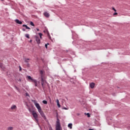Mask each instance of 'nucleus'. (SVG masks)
<instances>
[{
    "mask_svg": "<svg viewBox=\"0 0 130 130\" xmlns=\"http://www.w3.org/2000/svg\"><path fill=\"white\" fill-rule=\"evenodd\" d=\"M32 101L34 103L36 108H37L38 112H39V111H41L42 109H41V107H40V105L37 103V101L36 100H32Z\"/></svg>",
    "mask_w": 130,
    "mask_h": 130,
    "instance_id": "f257e3e1",
    "label": "nucleus"
},
{
    "mask_svg": "<svg viewBox=\"0 0 130 130\" xmlns=\"http://www.w3.org/2000/svg\"><path fill=\"white\" fill-rule=\"evenodd\" d=\"M40 74L41 82H46V81H45L44 80V76H45V74L44 73V71H42V70H41L40 71Z\"/></svg>",
    "mask_w": 130,
    "mask_h": 130,
    "instance_id": "f03ea898",
    "label": "nucleus"
},
{
    "mask_svg": "<svg viewBox=\"0 0 130 130\" xmlns=\"http://www.w3.org/2000/svg\"><path fill=\"white\" fill-rule=\"evenodd\" d=\"M27 79L28 80H30L31 82L34 83L35 87H38V84L37 83V80L32 78V77H31V76H27Z\"/></svg>",
    "mask_w": 130,
    "mask_h": 130,
    "instance_id": "7ed1b4c3",
    "label": "nucleus"
},
{
    "mask_svg": "<svg viewBox=\"0 0 130 130\" xmlns=\"http://www.w3.org/2000/svg\"><path fill=\"white\" fill-rule=\"evenodd\" d=\"M32 115L33 116L34 118H35L36 121L37 122H38L39 120L38 119V114H37V113H36V112H35V111H32Z\"/></svg>",
    "mask_w": 130,
    "mask_h": 130,
    "instance_id": "20e7f679",
    "label": "nucleus"
},
{
    "mask_svg": "<svg viewBox=\"0 0 130 130\" xmlns=\"http://www.w3.org/2000/svg\"><path fill=\"white\" fill-rule=\"evenodd\" d=\"M56 130H61V126H60V123L58 119H57L56 123Z\"/></svg>",
    "mask_w": 130,
    "mask_h": 130,
    "instance_id": "39448f33",
    "label": "nucleus"
},
{
    "mask_svg": "<svg viewBox=\"0 0 130 130\" xmlns=\"http://www.w3.org/2000/svg\"><path fill=\"white\" fill-rule=\"evenodd\" d=\"M16 110H17V106H16L15 105H13L10 109V111H16Z\"/></svg>",
    "mask_w": 130,
    "mask_h": 130,
    "instance_id": "423d86ee",
    "label": "nucleus"
},
{
    "mask_svg": "<svg viewBox=\"0 0 130 130\" xmlns=\"http://www.w3.org/2000/svg\"><path fill=\"white\" fill-rule=\"evenodd\" d=\"M39 112L40 114L41 115L42 117H43V118L45 119V120H46V117L45 116L44 113H43V111H42V110H41V111H40Z\"/></svg>",
    "mask_w": 130,
    "mask_h": 130,
    "instance_id": "0eeeda50",
    "label": "nucleus"
},
{
    "mask_svg": "<svg viewBox=\"0 0 130 130\" xmlns=\"http://www.w3.org/2000/svg\"><path fill=\"white\" fill-rule=\"evenodd\" d=\"M35 38L36 41V42H37V43H38V44H40L41 41H40V39H39V37H37V36H35Z\"/></svg>",
    "mask_w": 130,
    "mask_h": 130,
    "instance_id": "6e6552de",
    "label": "nucleus"
},
{
    "mask_svg": "<svg viewBox=\"0 0 130 130\" xmlns=\"http://www.w3.org/2000/svg\"><path fill=\"white\" fill-rule=\"evenodd\" d=\"M46 82H41L42 87L43 89H45V83Z\"/></svg>",
    "mask_w": 130,
    "mask_h": 130,
    "instance_id": "1a4fd4ad",
    "label": "nucleus"
},
{
    "mask_svg": "<svg viewBox=\"0 0 130 130\" xmlns=\"http://www.w3.org/2000/svg\"><path fill=\"white\" fill-rule=\"evenodd\" d=\"M44 15L45 16V17H46V18H49V13H48V12H44Z\"/></svg>",
    "mask_w": 130,
    "mask_h": 130,
    "instance_id": "9d476101",
    "label": "nucleus"
},
{
    "mask_svg": "<svg viewBox=\"0 0 130 130\" xmlns=\"http://www.w3.org/2000/svg\"><path fill=\"white\" fill-rule=\"evenodd\" d=\"M15 22L17 23V24H19L20 25H22V21L19 20V19H16Z\"/></svg>",
    "mask_w": 130,
    "mask_h": 130,
    "instance_id": "9b49d317",
    "label": "nucleus"
},
{
    "mask_svg": "<svg viewBox=\"0 0 130 130\" xmlns=\"http://www.w3.org/2000/svg\"><path fill=\"white\" fill-rule=\"evenodd\" d=\"M90 87L91 89H93L95 87V83L92 82L90 84Z\"/></svg>",
    "mask_w": 130,
    "mask_h": 130,
    "instance_id": "f8f14e48",
    "label": "nucleus"
},
{
    "mask_svg": "<svg viewBox=\"0 0 130 130\" xmlns=\"http://www.w3.org/2000/svg\"><path fill=\"white\" fill-rule=\"evenodd\" d=\"M0 68L3 70V71H5V66H4V64H3V63L0 62Z\"/></svg>",
    "mask_w": 130,
    "mask_h": 130,
    "instance_id": "ddd939ff",
    "label": "nucleus"
},
{
    "mask_svg": "<svg viewBox=\"0 0 130 130\" xmlns=\"http://www.w3.org/2000/svg\"><path fill=\"white\" fill-rule=\"evenodd\" d=\"M68 127H69V128H70V129H72L73 128V124L69 123L68 124Z\"/></svg>",
    "mask_w": 130,
    "mask_h": 130,
    "instance_id": "4468645a",
    "label": "nucleus"
},
{
    "mask_svg": "<svg viewBox=\"0 0 130 130\" xmlns=\"http://www.w3.org/2000/svg\"><path fill=\"white\" fill-rule=\"evenodd\" d=\"M56 103H57V105L58 107H60V104H59V101H58V99L56 100Z\"/></svg>",
    "mask_w": 130,
    "mask_h": 130,
    "instance_id": "2eb2a0df",
    "label": "nucleus"
},
{
    "mask_svg": "<svg viewBox=\"0 0 130 130\" xmlns=\"http://www.w3.org/2000/svg\"><path fill=\"white\" fill-rule=\"evenodd\" d=\"M22 27H25V29H28L29 30H30V29H31L30 27H28V26H27V25H25V24H23L22 25Z\"/></svg>",
    "mask_w": 130,
    "mask_h": 130,
    "instance_id": "dca6fc26",
    "label": "nucleus"
},
{
    "mask_svg": "<svg viewBox=\"0 0 130 130\" xmlns=\"http://www.w3.org/2000/svg\"><path fill=\"white\" fill-rule=\"evenodd\" d=\"M14 129V127L9 126L7 128V130H13Z\"/></svg>",
    "mask_w": 130,
    "mask_h": 130,
    "instance_id": "f3484780",
    "label": "nucleus"
},
{
    "mask_svg": "<svg viewBox=\"0 0 130 130\" xmlns=\"http://www.w3.org/2000/svg\"><path fill=\"white\" fill-rule=\"evenodd\" d=\"M39 35L40 36V39H42V35H43L41 32H39Z\"/></svg>",
    "mask_w": 130,
    "mask_h": 130,
    "instance_id": "a211bd4d",
    "label": "nucleus"
},
{
    "mask_svg": "<svg viewBox=\"0 0 130 130\" xmlns=\"http://www.w3.org/2000/svg\"><path fill=\"white\" fill-rule=\"evenodd\" d=\"M25 37H26V38H28V39L30 38V35L29 34H25Z\"/></svg>",
    "mask_w": 130,
    "mask_h": 130,
    "instance_id": "6ab92c4d",
    "label": "nucleus"
},
{
    "mask_svg": "<svg viewBox=\"0 0 130 130\" xmlns=\"http://www.w3.org/2000/svg\"><path fill=\"white\" fill-rule=\"evenodd\" d=\"M29 60H30V59H29V58H27V59H25V60H24V61H25V62H29Z\"/></svg>",
    "mask_w": 130,
    "mask_h": 130,
    "instance_id": "aec40b11",
    "label": "nucleus"
},
{
    "mask_svg": "<svg viewBox=\"0 0 130 130\" xmlns=\"http://www.w3.org/2000/svg\"><path fill=\"white\" fill-rule=\"evenodd\" d=\"M43 103L44 104H47V101L44 100V101H43Z\"/></svg>",
    "mask_w": 130,
    "mask_h": 130,
    "instance_id": "412c9836",
    "label": "nucleus"
},
{
    "mask_svg": "<svg viewBox=\"0 0 130 130\" xmlns=\"http://www.w3.org/2000/svg\"><path fill=\"white\" fill-rule=\"evenodd\" d=\"M30 25H31V26H35V25H34V23H33V22H30Z\"/></svg>",
    "mask_w": 130,
    "mask_h": 130,
    "instance_id": "4be33fe9",
    "label": "nucleus"
},
{
    "mask_svg": "<svg viewBox=\"0 0 130 130\" xmlns=\"http://www.w3.org/2000/svg\"><path fill=\"white\" fill-rule=\"evenodd\" d=\"M15 88L17 90V91H20V89H19V88H18V87L15 86Z\"/></svg>",
    "mask_w": 130,
    "mask_h": 130,
    "instance_id": "5701e85b",
    "label": "nucleus"
},
{
    "mask_svg": "<svg viewBox=\"0 0 130 130\" xmlns=\"http://www.w3.org/2000/svg\"><path fill=\"white\" fill-rule=\"evenodd\" d=\"M117 13H116V12H115L113 14V16H116L117 15Z\"/></svg>",
    "mask_w": 130,
    "mask_h": 130,
    "instance_id": "b1692460",
    "label": "nucleus"
},
{
    "mask_svg": "<svg viewBox=\"0 0 130 130\" xmlns=\"http://www.w3.org/2000/svg\"><path fill=\"white\" fill-rule=\"evenodd\" d=\"M47 45H49V44L48 43L47 44H45V47H46V49H47Z\"/></svg>",
    "mask_w": 130,
    "mask_h": 130,
    "instance_id": "393cba45",
    "label": "nucleus"
},
{
    "mask_svg": "<svg viewBox=\"0 0 130 130\" xmlns=\"http://www.w3.org/2000/svg\"><path fill=\"white\" fill-rule=\"evenodd\" d=\"M49 130H52V127H51V126H49Z\"/></svg>",
    "mask_w": 130,
    "mask_h": 130,
    "instance_id": "a878e982",
    "label": "nucleus"
},
{
    "mask_svg": "<svg viewBox=\"0 0 130 130\" xmlns=\"http://www.w3.org/2000/svg\"><path fill=\"white\" fill-rule=\"evenodd\" d=\"M87 115L88 117H90V114L89 113H87Z\"/></svg>",
    "mask_w": 130,
    "mask_h": 130,
    "instance_id": "bb28decb",
    "label": "nucleus"
},
{
    "mask_svg": "<svg viewBox=\"0 0 130 130\" xmlns=\"http://www.w3.org/2000/svg\"><path fill=\"white\" fill-rule=\"evenodd\" d=\"M26 96H29V94L28 93H25Z\"/></svg>",
    "mask_w": 130,
    "mask_h": 130,
    "instance_id": "cd10ccee",
    "label": "nucleus"
},
{
    "mask_svg": "<svg viewBox=\"0 0 130 130\" xmlns=\"http://www.w3.org/2000/svg\"><path fill=\"white\" fill-rule=\"evenodd\" d=\"M22 30L25 31H26V29L25 28H22Z\"/></svg>",
    "mask_w": 130,
    "mask_h": 130,
    "instance_id": "c85d7f7f",
    "label": "nucleus"
},
{
    "mask_svg": "<svg viewBox=\"0 0 130 130\" xmlns=\"http://www.w3.org/2000/svg\"><path fill=\"white\" fill-rule=\"evenodd\" d=\"M19 68H20L19 71H22V68H21V67H19Z\"/></svg>",
    "mask_w": 130,
    "mask_h": 130,
    "instance_id": "c756f323",
    "label": "nucleus"
},
{
    "mask_svg": "<svg viewBox=\"0 0 130 130\" xmlns=\"http://www.w3.org/2000/svg\"><path fill=\"white\" fill-rule=\"evenodd\" d=\"M29 42L31 43V42H32V40H30Z\"/></svg>",
    "mask_w": 130,
    "mask_h": 130,
    "instance_id": "7c9ffc66",
    "label": "nucleus"
},
{
    "mask_svg": "<svg viewBox=\"0 0 130 130\" xmlns=\"http://www.w3.org/2000/svg\"><path fill=\"white\" fill-rule=\"evenodd\" d=\"M112 10H113V11H114V10H115V8H113Z\"/></svg>",
    "mask_w": 130,
    "mask_h": 130,
    "instance_id": "2f4dec72",
    "label": "nucleus"
},
{
    "mask_svg": "<svg viewBox=\"0 0 130 130\" xmlns=\"http://www.w3.org/2000/svg\"><path fill=\"white\" fill-rule=\"evenodd\" d=\"M48 36H49V37H50V35H49V34H48Z\"/></svg>",
    "mask_w": 130,
    "mask_h": 130,
    "instance_id": "473e14b6",
    "label": "nucleus"
},
{
    "mask_svg": "<svg viewBox=\"0 0 130 130\" xmlns=\"http://www.w3.org/2000/svg\"><path fill=\"white\" fill-rule=\"evenodd\" d=\"M37 30L38 31H39V28H37Z\"/></svg>",
    "mask_w": 130,
    "mask_h": 130,
    "instance_id": "72a5a7b5",
    "label": "nucleus"
},
{
    "mask_svg": "<svg viewBox=\"0 0 130 130\" xmlns=\"http://www.w3.org/2000/svg\"><path fill=\"white\" fill-rule=\"evenodd\" d=\"M114 11V12H116V9H115Z\"/></svg>",
    "mask_w": 130,
    "mask_h": 130,
    "instance_id": "f704fd0d",
    "label": "nucleus"
},
{
    "mask_svg": "<svg viewBox=\"0 0 130 130\" xmlns=\"http://www.w3.org/2000/svg\"><path fill=\"white\" fill-rule=\"evenodd\" d=\"M64 109H66V108H64Z\"/></svg>",
    "mask_w": 130,
    "mask_h": 130,
    "instance_id": "c9c22d12",
    "label": "nucleus"
},
{
    "mask_svg": "<svg viewBox=\"0 0 130 130\" xmlns=\"http://www.w3.org/2000/svg\"><path fill=\"white\" fill-rule=\"evenodd\" d=\"M66 110H67V109H68L66 108Z\"/></svg>",
    "mask_w": 130,
    "mask_h": 130,
    "instance_id": "e433bc0d",
    "label": "nucleus"
}]
</instances>
